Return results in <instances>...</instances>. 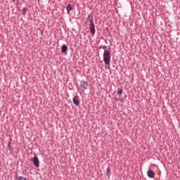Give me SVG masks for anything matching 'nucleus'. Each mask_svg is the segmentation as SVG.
Listing matches in <instances>:
<instances>
[{
  "label": "nucleus",
  "mask_w": 180,
  "mask_h": 180,
  "mask_svg": "<svg viewBox=\"0 0 180 180\" xmlns=\"http://www.w3.org/2000/svg\"><path fill=\"white\" fill-rule=\"evenodd\" d=\"M117 94V95H122L123 94V89L122 88H118Z\"/></svg>",
  "instance_id": "nucleus-10"
},
{
  "label": "nucleus",
  "mask_w": 180,
  "mask_h": 180,
  "mask_svg": "<svg viewBox=\"0 0 180 180\" xmlns=\"http://www.w3.org/2000/svg\"><path fill=\"white\" fill-rule=\"evenodd\" d=\"M103 61L105 65H110V51L104 50L103 53Z\"/></svg>",
  "instance_id": "nucleus-2"
},
{
  "label": "nucleus",
  "mask_w": 180,
  "mask_h": 180,
  "mask_svg": "<svg viewBox=\"0 0 180 180\" xmlns=\"http://www.w3.org/2000/svg\"><path fill=\"white\" fill-rule=\"evenodd\" d=\"M103 50H106V49H108V46H106L105 45L103 46Z\"/></svg>",
  "instance_id": "nucleus-14"
},
{
  "label": "nucleus",
  "mask_w": 180,
  "mask_h": 180,
  "mask_svg": "<svg viewBox=\"0 0 180 180\" xmlns=\"http://www.w3.org/2000/svg\"><path fill=\"white\" fill-rule=\"evenodd\" d=\"M106 175L108 176V179L110 178V167H107L106 169Z\"/></svg>",
  "instance_id": "nucleus-9"
},
{
  "label": "nucleus",
  "mask_w": 180,
  "mask_h": 180,
  "mask_svg": "<svg viewBox=\"0 0 180 180\" xmlns=\"http://www.w3.org/2000/svg\"><path fill=\"white\" fill-rule=\"evenodd\" d=\"M34 157H33L31 159V161L32 162L34 167H36L37 168H39L40 167V160H39V158L36 155V153H34Z\"/></svg>",
  "instance_id": "nucleus-3"
},
{
  "label": "nucleus",
  "mask_w": 180,
  "mask_h": 180,
  "mask_svg": "<svg viewBox=\"0 0 180 180\" xmlns=\"http://www.w3.org/2000/svg\"><path fill=\"white\" fill-rule=\"evenodd\" d=\"M17 180H26V177H23L22 176H20L17 178Z\"/></svg>",
  "instance_id": "nucleus-11"
},
{
  "label": "nucleus",
  "mask_w": 180,
  "mask_h": 180,
  "mask_svg": "<svg viewBox=\"0 0 180 180\" xmlns=\"http://www.w3.org/2000/svg\"><path fill=\"white\" fill-rule=\"evenodd\" d=\"M11 143H12V140H11L8 143V150H11Z\"/></svg>",
  "instance_id": "nucleus-13"
},
{
  "label": "nucleus",
  "mask_w": 180,
  "mask_h": 180,
  "mask_svg": "<svg viewBox=\"0 0 180 180\" xmlns=\"http://www.w3.org/2000/svg\"><path fill=\"white\" fill-rule=\"evenodd\" d=\"M72 101H73V103L75 105H76V106H79V100L77 98H72Z\"/></svg>",
  "instance_id": "nucleus-7"
},
{
  "label": "nucleus",
  "mask_w": 180,
  "mask_h": 180,
  "mask_svg": "<svg viewBox=\"0 0 180 180\" xmlns=\"http://www.w3.org/2000/svg\"><path fill=\"white\" fill-rule=\"evenodd\" d=\"M147 175L149 178H154V172H153L151 169L148 170Z\"/></svg>",
  "instance_id": "nucleus-6"
},
{
  "label": "nucleus",
  "mask_w": 180,
  "mask_h": 180,
  "mask_svg": "<svg viewBox=\"0 0 180 180\" xmlns=\"http://www.w3.org/2000/svg\"><path fill=\"white\" fill-rule=\"evenodd\" d=\"M61 51L63 53V54H67V51H68V46L63 44L61 46Z\"/></svg>",
  "instance_id": "nucleus-5"
},
{
  "label": "nucleus",
  "mask_w": 180,
  "mask_h": 180,
  "mask_svg": "<svg viewBox=\"0 0 180 180\" xmlns=\"http://www.w3.org/2000/svg\"><path fill=\"white\" fill-rule=\"evenodd\" d=\"M80 87L82 88V91H86V89H88V82L82 80L80 82Z\"/></svg>",
  "instance_id": "nucleus-4"
},
{
  "label": "nucleus",
  "mask_w": 180,
  "mask_h": 180,
  "mask_svg": "<svg viewBox=\"0 0 180 180\" xmlns=\"http://www.w3.org/2000/svg\"><path fill=\"white\" fill-rule=\"evenodd\" d=\"M99 49H103V46H99Z\"/></svg>",
  "instance_id": "nucleus-15"
},
{
  "label": "nucleus",
  "mask_w": 180,
  "mask_h": 180,
  "mask_svg": "<svg viewBox=\"0 0 180 180\" xmlns=\"http://www.w3.org/2000/svg\"><path fill=\"white\" fill-rule=\"evenodd\" d=\"M26 11H27V9H26V8H23V9H22V15H23V16L26 15Z\"/></svg>",
  "instance_id": "nucleus-12"
},
{
  "label": "nucleus",
  "mask_w": 180,
  "mask_h": 180,
  "mask_svg": "<svg viewBox=\"0 0 180 180\" xmlns=\"http://www.w3.org/2000/svg\"><path fill=\"white\" fill-rule=\"evenodd\" d=\"M72 6H71V4H68L66 7V10H67V13L68 15H70V11H72Z\"/></svg>",
  "instance_id": "nucleus-8"
},
{
  "label": "nucleus",
  "mask_w": 180,
  "mask_h": 180,
  "mask_svg": "<svg viewBox=\"0 0 180 180\" xmlns=\"http://www.w3.org/2000/svg\"><path fill=\"white\" fill-rule=\"evenodd\" d=\"M89 26V30L91 36H95V23L94 22V14L91 13L88 15L86 22L88 23Z\"/></svg>",
  "instance_id": "nucleus-1"
}]
</instances>
